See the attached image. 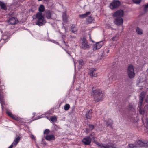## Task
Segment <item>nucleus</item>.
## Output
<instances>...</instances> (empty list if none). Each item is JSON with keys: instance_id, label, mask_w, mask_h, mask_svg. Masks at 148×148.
Listing matches in <instances>:
<instances>
[{"instance_id": "3", "label": "nucleus", "mask_w": 148, "mask_h": 148, "mask_svg": "<svg viewBox=\"0 0 148 148\" xmlns=\"http://www.w3.org/2000/svg\"><path fill=\"white\" fill-rule=\"evenodd\" d=\"M128 75L129 77L132 78L134 77L135 74L134 73V68L132 65H130L127 69Z\"/></svg>"}, {"instance_id": "28", "label": "nucleus", "mask_w": 148, "mask_h": 148, "mask_svg": "<svg viewBox=\"0 0 148 148\" xmlns=\"http://www.w3.org/2000/svg\"><path fill=\"white\" fill-rule=\"evenodd\" d=\"M145 97V95L143 92H142L140 95L139 100H141V101H143L144 98Z\"/></svg>"}, {"instance_id": "39", "label": "nucleus", "mask_w": 148, "mask_h": 148, "mask_svg": "<svg viewBox=\"0 0 148 148\" xmlns=\"http://www.w3.org/2000/svg\"><path fill=\"white\" fill-rule=\"evenodd\" d=\"M129 145L130 148H133L135 146V145L133 144H129Z\"/></svg>"}, {"instance_id": "6", "label": "nucleus", "mask_w": 148, "mask_h": 148, "mask_svg": "<svg viewBox=\"0 0 148 148\" xmlns=\"http://www.w3.org/2000/svg\"><path fill=\"white\" fill-rule=\"evenodd\" d=\"M103 44V41H100L96 43L93 45V50H95L99 49Z\"/></svg>"}, {"instance_id": "42", "label": "nucleus", "mask_w": 148, "mask_h": 148, "mask_svg": "<svg viewBox=\"0 0 148 148\" xmlns=\"http://www.w3.org/2000/svg\"><path fill=\"white\" fill-rule=\"evenodd\" d=\"M146 123L147 128L148 129V118L147 119Z\"/></svg>"}, {"instance_id": "38", "label": "nucleus", "mask_w": 148, "mask_h": 148, "mask_svg": "<svg viewBox=\"0 0 148 148\" xmlns=\"http://www.w3.org/2000/svg\"><path fill=\"white\" fill-rule=\"evenodd\" d=\"M6 113H7V114H8V115L9 116H10V117H11L12 116L13 114L10 112L8 111L6 112Z\"/></svg>"}, {"instance_id": "44", "label": "nucleus", "mask_w": 148, "mask_h": 148, "mask_svg": "<svg viewBox=\"0 0 148 148\" xmlns=\"http://www.w3.org/2000/svg\"><path fill=\"white\" fill-rule=\"evenodd\" d=\"M11 117L15 120H16L17 119V118H16V117L15 116L13 115H12V116Z\"/></svg>"}, {"instance_id": "26", "label": "nucleus", "mask_w": 148, "mask_h": 148, "mask_svg": "<svg viewBox=\"0 0 148 148\" xmlns=\"http://www.w3.org/2000/svg\"><path fill=\"white\" fill-rule=\"evenodd\" d=\"M93 19L92 17L91 16H89L86 19V21L88 22V23H90L92 22Z\"/></svg>"}, {"instance_id": "24", "label": "nucleus", "mask_w": 148, "mask_h": 148, "mask_svg": "<svg viewBox=\"0 0 148 148\" xmlns=\"http://www.w3.org/2000/svg\"><path fill=\"white\" fill-rule=\"evenodd\" d=\"M0 6L2 9L5 10H6V6L3 3L0 2Z\"/></svg>"}, {"instance_id": "7", "label": "nucleus", "mask_w": 148, "mask_h": 148, "mask_svg": "<svg viewBox=\"0 0 148 148\" xmlns=\"http://www.w3.org/2000/svg\"><path fill=\"white\" fill-rule=\"evenodd\" d=\"M123 15V12L122 10H118L116 12L113 14L114 17L121 18Z\"/></svg>"}, {"instance_id": "31", "label": "nucleus", "mask_w": 148, "mask_h": 148, "mask_svg": "<svg viewBox=\"0 0 148 148\" xmlns=\"http://www.w3.org/2000/svg\"><path fill=\"white\" fill-rule=\"evenodd\" d=\"M8 38L6 36H4L3 37V39L2 40H3L5 41V42H7L8 40Z\"/></svg>"}, {"instance_id": "33", "label": "nucleus", "mask_w": 148, "mask_h": 148, "mask_svg": "<svg viewBox=\"0 0 148 148\" xmlns=\"http://www.w3.org/2000/svg\"><path fill=\"white\" fill-rule=\"evenodd\" d=\"M51 120L53 122H56L57 120L56 117L54 116L51 117Z\"/></svg>"}, {"instance_id": "10", "label": "nucleus", "mask_w": 148, "mask_h": 148, "mask_svg": "<svg viewBox=\"0 0 148 148\" xmlns=\"http://www.w3.org/2000/svg\"><path fill=\"white\" fill-rule=\"evenodd\" d=\"M114 23L116 25H121L123 23V20L121 18H116L115 21Z\"/></svg>"}, {"instance_id": "18", "label": "nucleus", "mask_w": 148, "mask_h": 148, "mask_svg": "<svg viewBox=\"0 0 148 148\" xmlns=\"http://www.w3.org/2000/svg\"><path fill=\"white\" fill-rule=\"evenodd\" d=\"M20 137L18 136L14 140L13 142L12 143L14 145V146H16L18 142L20 140Z\"/></svg>"}, {"instance_id": "45", "label": "nucleus", "mask_w": 148, "mask_h": 148, "mask_svg": "<svg viewBox=\"0 0 148 148\" xmlns=\"http://www.w3.org/2000/svg\"><path fill=\"white\" fill-rule=\"evenodd\" d=\"M31 138L33 139H35V137H34V135H32L31 136Z\"/></svg>"}, {"instance_id": "22", "label": "nucleus", "mask_w": 148, "mask_h": 148, "mask_svg": "<svg viewBox=\"0 0 148 148\" xmlns=\"http://www.w3.org/2000/svg\"><path fill=\"white\" fill-rule=\"evenodd\" d=\"M71 29L72 31L71 32L75 34L76 33L77 31V29L75 25H73L71 27Z\"/></svg>"}, {"instance_id": "30", "label": "nucleus", "mask_w": 148, "mask_h": 148, "mask_svg": "<svg viewBox=\"0 0 148 148\" xmlns=\"http://www.w3.org/2000/svg\"><path fill=\"white\" fill-rule=\"evenodd\" d=\"M119 37V35L117 34L115 36H114L112 38V40L113 41H116L118 39Z\"/></svg>"}, {"instance_id": "37", "label": "nucleus", "mask_w": 148, "mask_h": 148, "mask_svg": "<svg viewBox=\"0 0 148 148\" xmlns=\"http://www.w3.org/2000/svg\"><path fill=\"white\" fill-rule=\"evenodd\" d=\"M139 112L140 114L143 115L144 113V111L142 110L141 109H139Z\"/></svg>"}, {"instance_id": "15", "label": "nucleus", "mask_w": 148, "mask_h": 148, "mask_svg": "<svg viewBox=\"0 0 148 148\" xmlns=\"http://www.w3.org/2000/svg\"><path fill=\"white\" fill-rule=\"evenodd\" d=\"M8 22L10 24L12 25H15L17 23L16 19L14 17H12L10 18L8 21Z\"/></svg>"}, {"instance_id": "40", "label": "nucleus", "mask_w": 148, "mask_h": 148, "mask_svg": "<svg viewBox=\"0 0 148 148\" xmlns=\"http://www.w3.org/2000/svg\"><path fill=\"white\" fill-rule=\"evenodd\" d=\"M148 9V3L147 5H145V6L144 7V10L145 11H146Z\"/></svg>"}, {"instance_id": "1", "label": "nucleus", "mask_w": 148, "mask_h": 148, "mask_svg": "<svg viewBox=\"0 0 148 148\" xmlns=\"http://www.w3.org/2000/svg\"><path fill=\"white\" fill-rule=\"evenodd\" d=\"M91 94L95 103L102 101L104 98V95L100 89H95L93 88Z\"/></svg>"}, {"instance_id": "41", "label": "nucleus", "mask_w": 148, "mask_h": 148, "mask_svg": "<svg viewBox=\"0 0 148 148\" xmlns=\"http://www.w3.org/2000/svg\"><path fill=\"white\" fill-rule=\"evenodd\" d=\"M133 108L132 105H129L128 106V109L129 110H130Z\"/></svg>"}, {"instance_id": "32", "label": "nucleus", "mask_w": 148, "mask_h": 148, "mask_svg": "<svg viewBox=\"0 0 148 148\" xmlns=\"http://www.w3.org/2000/svg\"><path fill=\"white\" fill-rule=\"evenodd\" d=\"M132 1L134 3L138 4L141 2V0H132Z\"/></svg>"}, {"instance_id": "27", "label": "nucleus", "mask_w": 148, "mask_h": 148, "mask_svg": "<svg viewBox=\"0 0 148 148\" xmlns=\"http://www.w3.org/2000/svg\"><path fill=\"white\" fill-rule=\"evenodd\" d=\"M38 10L39 12L41 13L44 11L45 10V7L43 5H41L39 7Z\"/></svg>"}, {"instance_id": "19", "label": "nucleus", "mask_w": 148, "mask_h": 148, "mask_svg": "<svg viewBox=\"0 0 148 148\" xmlns=\"http://www.w3.org/2000/svg\"><path fill=\"white\" fill-rule=\"evenodd\" d=\"M90 12H88L84 14L79 15V17L81 18H83L90 14Z\"/></svg>"}, {"instance_id": "36", "label": "nucleus", "mask_w": 148, "mask_h": 148, "mask_svg": "<svg viewBox=\"0 0 148 148\" xmlns=\"http://www.w3.org/2000/svg\"><path fill=\"white\" fill-rule=\"evenodd\" d=\"M50 132V130L49 129H47L44 131V134H48Z\"/></svg>"}, {"instance_id": "8", "label": "nucleus", "mask_w": 148, "mask_h": 148, "mask_svg": "<svg viewBox=\"0 0 148 148\" xmlns=\"http://www.w3.org/2000/svg\"><path fill=\"white\" fill-rule=\"evenodd\" d=\"M91 139L89 137H86L83 138L82 140V142L86 145L90 144L91 142Z\"/></svg>"}, {"instance_id": "21", "label": "nucleus", "mask_w": 148, "mask_h": 148, "mask_svg": "<svg viewBox=\"0 0 148 148\" xmlns=\"http://www.w3.org/2000/svg\"><path fill=\"white\" fill-rule=\"evenodd\" d=\"M62 18L63 21L64 22H66L67 21V15L66 13L64 12L63 13L62 16Z\"/></svg>"}, {"instance_id": "43", "label": "nucleus", "mask_w": 148, "mask_h": 148, "mask_svg": "<svg viewBox=\"0 0 148 148\" xmlns=\"http://www.w3.org/2000/svg\"><path fill=\"white\" fill-rule=\"evenodd\" d=\"M14 145L12 143L9 147L8 148H13V147H15Z\"/></svg>"}, {"instance_id": "11", "label": "nucleus", "mask_w": 148, "mask_h": 148, "mask_svg": "<svg viewBox=\"0 0 148 148\" xmlns=\"http://www.w3.org/2000/svg\"><path fill=\"white\" fill-rule=\"evenodd\" d=\"M45 138L46 140L50 141L54 140L55 139V136L53 134H48Z\"/></svg>"}, {"instance_id": "23", "label": "nucleus", "mask_w": 148, "mask_h": 148, "mask_svg": "<svg viewBox=\"0 0 148 148\" xmlns=\"http://www.w3.org/2000/svg\"><path fill=\"white\" fill-rule=\"evenodd\" d=\"M3 96H1L0 94V102L1 104L2 108L3 109V105L4 104V102L3 99Z\"/></svg>"}, {"instance_id": "35", "label": "nucleus", "mask_w": 148, "mask_h": 148, "mask_svg": "<svg viewBox=\"0 0 148 148\" xmlns=\"http://www.w3.org/2000/svg\"><path fill=\"white\" fill-rule=\"evenodd\" d=\"M143 101H141V100H139V102L138 104V106L139 108V109H141Z\"/></svg>"}, {"instance_id": "20", "label": "nucleus", "mask_w": 148, "mask_h": 148, "mask_svg": "<svg viewBox=\"0 0 148 148\" xmlns=\"http://www.w3.org/2000/svg\"><path fill=\"white\" fill-rule=\"evenodd\" d=\"M137 33L139 35H142L143 34L142 30L138 27H137L136 29Z\"/></svg>"}, {"instance_id": "29", "label": "nucleus", "mask_w": 148, "mask_h": 148, "mask_svg": "<svg viewBox=\"0 0 148 148\" xmlns=\"http://www.w3.org/2000/svg\"><path fill=\"white\" fill-rule=\"evenodd\" d=\"M70 105L68 104H66L64 107V109L66 111L68 110L70 108Z\"/></svg>"}, {"instance_id": "17", "label": "nucleus", "mask_w": 148, "mask_h": 148, "mask_svg": "<svg viewBox=\"0 0 148 148\" xmlns=\"http://www.w3.org/2000/svg\"><path fill=\"white\" fill-rule=\"evenodd\" d=\"M45 16L48 19L52 18L51 13L49 11H47L45 12Z\"/></svg>"}, {"instance_id": "9", "label": "nucleus", "mask_w": 148, "mask_h": 148, "mask_svg": "<svg viewBox=\"0 0 148 148\" xmlns=\"http://www.w3.org/2000/svg\"><path fill=\"white\" fill-rule=\"evenodd\" d=\"M98 147L99 148H116L114 147L113 145H105L104 144H98Z\"/></svg>"}, {"instance_id": "16", "label": "nucleus", "mask_w": 148, "mask_h": 148, "mask_svg": "<svg viewBox=\"0 0 148 148\" xmlns=\"http://www.w3.org/2000/svg\"><path fill=\"white\" fill-rule=\"evenodd\" d=\"M86 117L88 119H90L92 117V111L91 110L88 111L86 114Z\"/></svg>"}, {"instance_id": "13", "label": "nucleus", "mask_w": 148, "mask_h": 148, "mask_svg": "<svg viewBox=\"0 0 148 148\" xmlns=\"http://www.w3.org/2000/svg\"><path fill=\"white\" fill-rule=\"evenodd\" d=\"M137 145L140 147H148V142L147 143H145L141 140H139L137 142Z\"/></svg>"}, {"instance_id": "48", "label": "nucleus", "mask_w": 148, "mask_h": 148, "mask_svg": "<svg viewBox=\"0 0 148 148\" xmlns=\"http://www.w3.org/2000/svg\"><path fill=\"white\" fill-rule=\"evenodd\" d=\"M109 50H108L106 52L107 53H108L109 52Z\"/></svg>"}, {"instance_id": "47", "label": "nucleus", "mask_w": 148, "mask_h": 148, "mask_svg": "<svg viewBox=\"0 0 148 148\" xmlns=\"http://www.w3.org/2000/svg\"><path fill=\"white\" fill-rule=\"evenodd\" d=\"M146 101L147 102H148V95L147 96V98L146 99Z\"/></svg>"}, {"instance_id": "12", "label": "nucleus", "mask_w": 148, "mask_h": 148, "mask_svg": "<svg viewBox=\"0 0 148 148\" xmlns=\"http://www.w3.org/2000/svg\"><path fill=\"white\" fill-rule=\"evenodd\" d=\"M89 74L92 77H97V73L96 70L94 68H91L90 69Z\"/></svg>"}, {"instance_id": "4", "label": "nucleus", "mask_w": 148, "mask_h": 148, "mask_svg": "<svg viewBox=\"0 0 148 148\" xmlns=\"http://www.w3.org/2000/svg\"><path fill=\"white\" fill-rule=\"evenodd\" d=\"M81 47L84 49L89 48V45L88 44L86 39L84 38H81L80 41Z\"/></svg>"}, {"instance_id": "14", "label": "nucleus", "mask_w": 148, "mask_h": 148, "mask_svg": "<svg viewBox=\"0 0 148 148\" xmlns=\"http://www.w3.org/2000/svg\"><path fill=\"white\" fill-rule=\"evenodd\" d=\"M113 123V120L111 119H108L106 121V124L107 126L110 127L111 128L112 127V125Z\"/></svg>"}, {"instance_id": "49", "label": "nucleus", "mask_w": 148, "mask_h": 148, "mask_svg": "<svg viewBox=\"0 0 148 148\" xmlns=\"http://www.w3.org/2000/svg\"><path fill=\"white\" fill-rule=\"evenodd\" d=\"M38 1H42V0H38Z\"/></svg>"}, {"instance_id": "34", "label": "nucleus", "mask_w": 148, "mask_h": 148, "mask_svg": "<svg viewBox=\"0 0 148 148\" xmlns=\"http://www.w3.org/2000/svg\"><path fill=\"white\" fill-rule=\"evenodd\" d=\"M89 127L90 130H92L94 128V126L93 125L89 124Z\"/></svg>"}, {"instance_id": "2", "label": "nucleus", "mask_w": 148, "mask_h": 148, "mask_svg": "<svg viewBox=\"0 0 148 148\" xmlns=\"http://www.w3.org/2000/svg\"><path fill=\"white\" fill-rule=\"evenodd\" d=\"M35 20V24L39 26L44 25L46 23V21L41 13L38 12L36 14L35 18H33Z\"/></svg>"}, {"instance_id": "5", "label": "nucleus", "mask_w": 148, "mask_h": 148, "mask_svg": "<svg viewBox=\"0 0 148 148\" xmlns=\"http://www.w3.org/2000/svg\"><path fill=\"white\" fill-rule=\"evenodd\" d=\"M120 5V2L119 1H114L110 3V8L113 9L117 8Z\"/></svg>"}, {"instance_id": "46", "label": "nucleus", "mask_w": 148, "mask_h": 148, "mask_svg": "<svg viewBox=\"0 0 148 148\" xmlns=\"http://www.w3.org/2000/svg\"><path fill=\"white\" fill-rule=\"evenodd\" d=\"M90 36H89V38H90V40L92 41V42H94L91 39V35H90V33H89V34Z\"/></svg>"}, {"instance_id": "25", "label": "nucleus", "mask_w": 148, "mask_h": 148, "mask_svg": "<svg viewBox=\"0 0 148 148\" xmlns=\"http://www.w3.org/2000/svg\"><path fill=\"white\" fill-rule=\"evenodd\" d=\"M79 64L78 68L79 69H80L84 64L83 60L82 59L80 60L79 61Z\"/></svg>"}]
</instances>
